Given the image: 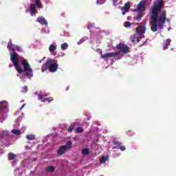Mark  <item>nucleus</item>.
<instances>
[{
	"mask_svg": "<svg viewBox=\"0 0 176 176\" xmlns=\"http://www.w3.org/2000/svg\"><path fill=\"white\" fill-rule=\"evenodd\" d=\"M8 49L11 52L10 61H12L16 71L18 72L17 76L21 79V80H25V78L31 79L34 76V71L32 68L28 63L26 59L19 56L16 52H23V48L19 45H15L12 44V41L8 44Z\"/></svg>",
	"mask_w": 176,
	"mask_h": 176,
	"instance_id": "f257e3e1",
	"label": "nucleus"
},
{
	"mask_svg": "<svg viewBox=\"0 0 176 176\" xmlns=\"http://www.w3.org/2000/svg\"><path fill=\"white\" fill-rule=\"evenodd\" d=\"M164 8V1L157 0L150 8V25L153 32H157V29L164 30V24L167 21V12L162 9Z\"/></svg>",
	"mask_w": 176,
	"mask_h": 176,
	"instance_id": "f03ea898",
	"label": "nucleus"
},
{
	"mask_svg": "<svg viewBox=\"0 0 176 176\" xmlns=\"http://www.w3.org/2000/svg\"><path fill=\"white\" fill-rule=\"evenodd\" d=\"M116 52L106 53L103 55L102 52H101V50L98 49V52H100V58H103L104 60H107V58L111 57L115 60H122L125 54H129V53H130V47L124 43V41H120L116 45Z\"/></svg>",
	"mask_w": 176,
	"mask_h": 176,
	"instance_id": "7ed1b4c3",
	"label": "nucleus"
},
{
	"mask_svg": "<svg viewBox=\"0 0 176 176\" xmlns=\"http://www.w3.org/2000/svg\"><path fill=\"white\" fill-rule=\"evenodd\" d=\"M150 3L148 0H142L138 5L135 12H137V15L135 16V20L137 21H141L142 17L145 14L144 12L146 10L147 6H149Z\"/></svg>",
	"mask_w": 176,
	"mask_h": 176,
	"instance_id": "20e7f679",
	"label": "nucleus"
},
{
	"mask_svg": "<svg viewBox=\"0 0 176 176\" xmlns=\"http://www.w3.org/2000/svg\"><path fill=\"white\" fill-rule=\"evenodd\" d=\"M49 69L50 72H57L58 69V60L53 58H48L43 65L41 71L46 72Z\"/></svg>",
	"mask_w": 176,
	"mask_h": 176,
	"instance_id": "39448f33",
	"label": "nucleus"
},
{
	"mask_svg": "<svg viewBox=\"0 0 176 176\" xmlns=\"http://www.w3.org/2000/svg\"><path fill=\"white\" fill-rule=\"evenodd\" d=\"M9 112V103L6 100L0 102V123H2L8 118Z\"/></svg>",
	"mask_w": 176,
	"mask_h": 176,
	"instance_id": "423d86ee",
	"label": "nucleus"
},
{
	"mask_svg": "<svg viewBox=\"0 0 176 176\" xmlns=\"http://www.w3.org/2000/svg\"><path fill=\"white\" fill-rule=\"evenodd\" d=\"M145 31H146V27H145V25L138 27L136 28V33L131 38V42L133 43L140 42V39L144 38Z\"/></svg>",
	"mask_w": 176,
	"mask_h": 176,
	"instance_id": "0eeeda50",
	"label": "nucleus"
},
{
	"mask_svg": "<svg viewBox=\"0 0 176 176\" xmlns=\"http://www.w3.org/2000/svg\"><path fill=\"white\" fill-rule=\"evenodd\" d=\"M35 4L32 3L29 6V12L31 16H35L38 11L36 10V7L38 9H42V2L41 0H33Z\"/></svg>",
	"mask_w": 176,
	"mask_h": 176,
	"instance_id": "6e6552de",
	"label": "nucleus"
},
{
	"mask_svg": "<svg viewBox=\"0 0 176 176\" xmlns=\"http://www.w3.org/2000/svg\"><path fill=\"white\" fill-rule=\"evenodd\" d=\"M8 141V132H1L0 133V145L1 146H6L7 148L9 146V144L5 145V143ZM5 153V151L0 148V155H3Z\"/></svg>",
	"mask_w": 176,
	"mask_h": 176,
	"instance_id": "1a4fd4ad",
	"label": "nucleus"
},
{
	"mask_svg": "<svg viewBox=\"0 0 176 176\" xmlns=\"http://www.w3.org/2000/svg\"><path fill=\"white\" fill-rule=\"evenodd\" d=\"M72 146V143L70 141L67 142L66 143V145L60 146L59 149H58V155H59V156L64 155L66 151H68V149H71Z\"/></svg>",
	"mask_w": 176,
	"mask_h": 176,
	"instance_id": "9d476101",
	"label": "nucleus"
},
{
	"mask_svg": "<svg viewBox=\"0 0 176 176\" xmlns=\"http://www.w3.org/2000/svg\"><path fill=\"white\" fill-rule=\"evenodd\" d=\"M47 97V94L40 92L38 94V101H41V102H46V101L47 102H52V101H53V98L52 97H50V98H46Z\"/></svg>",
	"mask_w": 176,
	"mask_h": 176,
	"instance_id": "9b49d317",
	"label": "nucleus"
},
{
	"mask_svg": "<svg viewBox=\"0 0 176 176\" xmlns=\"http://www.w3.org/2000/svg\"><path fill=\"white\" fill-rule=\"evenodd\" d=\"M48 50L50 54H52V56H55L56 54H54V52L57 50V43L53 42L52 43H51L48 47Z\"/></svg>",
	"mask_w": 176,
	"mask_h": 176,
	"instance_id": "f8f14e48",
	"label": "nucleus"
},
{
	"mask_svg": "<svg viewBox=\"0 0 176 176\" xmlns=\"http://www.w3.org/2000/svg\"><path fill=\"white\" fill-rule=\"evenodd\" d=\"M37 23H39V24H41V25H45V27H47L48 22L43 16H39L37 20Z\"/></svg>",
	"mask_w": 176,
	"mask_h": 176,
	"instance_id": "ddd939ff",
	"label": "nucleus"
},
{
	"mask_svg": "<svg viewBox=\"0 0 176 176\" xmlns=\"http://www.w3.org/2000/svg\"><path fill=\"white\" fill-rule=\"evenodd\" d=\"M122 14H126L130 10V3H125L124 6L121 8Z\"/></svg>",
	"mask_w": 176,
	"mask_h": 176,
	"instance_id": "4468645a",
	"label": "nucleus"
},
{
	"mask_svg": "<svg viewBox=\"0 0 176 176\" xmlns=\"http://www.w3.org/2000/svg\"><path fill=\"white\" fill-rule=\"evenodd\" d=\"M170 43H171V39L170 38L166 39L163 44V50H166V49H168V46H170Z\"/></svg>",
	"mask_w": 176,
	"mask_h": 176,
	"instance_id": "2eb2a0df",
	"label": "nucleus"
},
{
	"mask_svg": "<svg viewBox=\"0 0 176 176\" xmlns=\"http://www.w3.org/2000/svg\"><path fill=\"white\" fill-rule=\"evenodd\" d=\"M26 140H28V141H34V140H35V135H34V134L27 135Z\"/></svg>",
	"mask_w": 176,
	"mask_h": 176,
	"instance_id": "dca6fc26",
	"label": "nucleus"
},
{
	"mask_svg": "<svg viewBox=\"0 0 176 176\" xmlns=\"http://www.w3.org/2000/svg\"><path fill=\"white\" fill-rule=\"evenodd\" d=\"M114 144L115 145H118V148L119 149H120V151H126V147L124 146H120V142H118V141L114 142Z\"/></svg>",
	"mask_w": 176,
	"mask_h": 176,
	"instance_id": "f3484780",
	"label": "nucleus"
},
{
	"mask_svg": "<svg viewBox=\"0 0 176 176\" xmlns=\"http://www.w3.org/2000/svg\"><path fill=\"white\" fill-rule=\"evenodd\" d=\"M16 157H17V155L14 153H10L8 154V160H14V159H16Z\"/></svg>",
	"mask_w": 176,
	"mask_h": 176,
	"instance_id": "a211bd4d",
	"label": "nucleus"
},
{
	"mask_svg": "<svg viewBox=\"0 0 176 176\" xmlns=\"http://www.w3.org/2000/svg\"><path fill=\"white\" fill-rule=\"evenodd\" d=\"M87 39H89V37L87 36L82 37L78 42H77V45H82V43H83V42H86Z\"/></svg>",
	"mask_w": 176,
	"mask_h": 176,
	"instance_id": "6ab92c4d",
	"label": "nucleus"
},
{
	"mask_svg": "<svg viewBox=\"0 0 176 176\" xmlns=\"http://www.w3.org/2000/svg\"><path fill=\"white\" fill-rule=\"evenodd\" d=\"M90 153V150L89 148H83L82 151V154L84 155V156H87Z\"/></svg>",
	"mask_w": 176,
	"mask_h": 176,
	"instance_id": "aec40b11",
	"label": "nucleus"
},
{
	"mask_svg": "<svg viewBox=\"0 0 176 176\" xmlns=\"http://www.w3.org/2000/svg\"><path fill=\"white\" fill-rule=\"evenodd\" d=\"M107 160H108V157L102 156L100 160V164H105V162H107Z\"/></svg>",
	"mask_w": 176,
	"mask_h": 176,
	"instance_id": "412c9836",
	"label": "nucleus"
},
{
	"mask_svg": "<svg viewBox=\"0 0 176 176\" xmlns=\"http://www.w3.org/2000/svg\"><path fill=\"white\" fill-rule=\"evenodd\" d=\"M61 50H67L68 49V43H65L60 45Z\"/></svg>",
	"mask_w": 176,
	"mask_h": 176,
	"instance_id": "4be33fe9",
	"label": "nucleus"
},
{
	"mask_svg": "<svg viewBox=\"0 0 176 176\" xmlns=\"http://www.w3.org/2000/svg\"><path fill=\"white\" fill-rule=\"evenodd\" d=\"M112 3L114 6H118V5H120V3H122V1H120V0H112Z\"/></svg>",
	"mask_w": 176,
	"mask_h": 176,
	"instance_id": "5701e85b",
	"label": "nucleus"
},
{
	"mask_svg": "<svg viewBox=\"0 0 176 176\" xmlns=\"http://www.w3.org/2000/svg\"><path fill=\"white\" fill-rule=\"evenodd\" d=\"M12 134H14L15 135H20V134H21V132L17 129H12Z\"/></svg>",
	"mask_w": 176,
	"mask_h": 176,
	"instance_id": "b1692460",
	"label": "nucleus"
},
{
	"mask_svg": "<svg viewBox=\"0 0 176 176\" xmlns=\"http://www.w3.org/2000/svg\"><path fill=\"white\" fill-rule=\"evenodd\" d=\"M46 171L47 173H53V171H54V166H47L46 168Z\"/></svg>",
	"mask_w": 176,
	"mask_h": 176,
	"instance_id": "393cba45",
	"label": "nucleus"
},
{
	"mask_svg": "<svg viewBox=\"0 0 176 176\" xmlns=\"http://www.w3.org/2000/svg\"><path fill=\"white\" fill-rule=\"evenodd\" d=\"M106 1H107V0H97L96 5H102V4L105 3Z\"/></svg>",
	"mask_w": 176,
	"mask_h": 176,
	"instance_id": "a878e982",
	"label": "nucleus"
},
{
	"mask_svg": "<svg viewBox=\"0 0 176 176\" xmlns=\"http://www.w3.org/2000/svg\"><path fill=\"white\" fill-rule=\"evenodd\" d=\"M25 151H30L31 149V143L30 142H28V144L25 146Z\"/></svg>",
	"mask_w": 176,
	"mask_h": 176,
	"instance_id": "bb28decb",
	"label": "nucleus"
},
{
	"mask_svg": "<svg viewBox=\"0 0 176 176\" xmlns=\"http://www.w3.org/2000/svg\"><path fill=\"white\" fill-rule=\"evenodd\" d=\"M74 129H75V124H71L68 129L67 131H69V133H71V131H72L74 130Z\"/></svg>",
	"mask_w": 176,
	"mask_h": 176,
	"instance_id": "cd10ccee",
	"label": "nucleus"
},
{
	"mask_svg": "<svg viewBox=\"0 0 176 176\" xmlns=\"http://www.w3.org/2000/svg\"><path fill=\"white\" fill-rule=\"evenodd\" d=\"M76 133H83V129L82 127H78L76 129Z\"/></svg>",
	"mask_w": 176,
	"mask_h": 176,
	"instance_id": "c85d7f7f",
	"label": "nucleus"
},
{
	"mask_svg": "<svg viewBox=\"0 0 176 176\" xmlns=\"http://www.w3.org/2000/svg\"><path fill=\"white\" fill-rule=\"evenodd\" d=\"M94 28V23H89L88 30H93Z\"/></svg>",
	"mask_w": 176,
	"mask_h": 176,
	"instance_id": "c756f323",
	"label": "nucleus"
},
{
	"mask_svg": "<svg viewBox=\"0 0 176 176\" xmlns=\"http://www.w3.org/2000/svg\"><path fill=\"white\" fill-rule=\"evenodd\" d=\"M28 90V89L27 87L25 86V87H23L22 90H21V92H22V93H27Z\"/></svg>",
	"mask_w": 176,
	"mask_h": 176,
	"instance_id": "7c9ffc66",
	"label": "nucleus"
},
{
	"mask_svg": "<svg viewBox=\"0 0 176 176\" xmlns=\"http://www.w3.org/2000/svg\"><path fill=\"white\" fill-rule=\"evenodd\" d=\"M130 25H131V23L129 21L125 22V27L126 28H129V27H130Z\"/></svg>",
	"mask_w": 176,
	"mask_h": 176,
	"instance_id": "2f4dec72",
	"label": "nucleus"
},
{
	"mask_svg": "<svg viewBox=\"0 0 176 176\" xmlns=\"http://www.w3.org/2000/svg\"><path fill=\"white\" fill-rule=\"evenodd\" d=\"M25 108V104H23V106L21 107V111H23V109Z\"/></svg>",
	"mask_w": 176,
	"mask_h": 176,
	"instance_id": "473e14b6",
	"label": "nucleus"
},
{
	"mask_svg": "<svg viewBox=\"0 0 176 176\" xmlns=\"http://www.w3.org/2000/svg\"><path fill=\"white\" fill-rule=\"evenodd\" d=\"M19 170H20V169H16L14 170L15 175H17V172L19 171Z\"/></svg>",
	"mask_w": 176,
	"mask_h": 176,
	"instance_id": "72a5a7b5",
	"label": "nucleus"
},
{
	"mask_svg": "<svg viewBox=\"0 0 176 176\" xmlns=\"http://www.w3.org/2000/svg\"><path fill=\"white\" fill-rule=\"evenodd\" d=\"M42 31H43V32H46V28L42 29Z\"/></svg>",
	"mask_w": 176,
	"mask_h": 176,
	"instance_id": "f704fd0d",
	"label": "nucleus"
},
{
	"mask_svg": "<svg viewBox=\"0 0 176 176\" xmlns=\"http://www.w3.org/2000/svg\"><path fill=\"white\" fill-rule=\"evenodd\" d=\"M116 156H117V157L120 156V153H116Z\"/></svg>",
	"mask_w": 176,
	"mask_h": 176,
	"instance_id": "c9c22d12",
	"label": "nucleus"
},
{
	"mask_svg": "<svg viewBox=\"0 0 176 176\" xmlns=\"http://www.w3.org/2000/svg\"><path fill=\"white\" fill-rule=\"evenodd\" d=\"M43 60H45V58H43L42 60H40L38 61V63H42V61H43Z\"/></svg>",
	"mask_w": 176,
	"mask_h": 176,
	"instance_id": "e433bc0d",
	"label": "nucleus"
},
{
	"mask_svg": "<svg viewBox=\"0 0 176 176\" xmlns=\"http://www.w3.org/2000/svg\"><path fill=\"white\" fill-rule=\"evenodd\" d=\"M17 120H23V118H19Z\"/></svg>",
	"mask_w": 176,
	"mask_h": 176,
	"instance_id": "4c0bfd02",
	"label": "nucleus"
},
{
	"mask_svg": "<svg viewBox=\"0 0 176 176\" xmlns=\"http://www.w3.org/2000/svg\"><path fill=\"white\" fill-rule=\"evenodd\" d=\"M25 13H28V10H25Z\"/></svg>",
	"mask_w": 176,
	"mask_h": 176,
	"instance_id": "58836bf2",
	"label": "nucleus"
},
{
	"mask_svg": "<svg viewBox=\"0 0 176 176\" xmlns=\"http://www.w3.org/2000/svg\"><path fill=\"white\" fill-rule=\"evenodd\" d=\"M13 67V65H10V68H12Z\"/></svg>",
	"mask_w": 176,
	"mask_h": 176,
	"instance_id": "ea45409f",
	"label": "nucleus"
},
{
	"mask_svg": "<svg viewBox=\"0 0 176 176\" xmlns=\"http://www.w3.org/2000/svg\"><path fill=\"white\" fill-rule=\"evenodd\" d=\"M61 57H64V54H61Z\"/></svg>",
	"mask_w": 176,
	"mask_h": 176,
	"instance_id": "a19ab883",
	"label": "nucleus"
},
{
	"mask_svg": "<svg viewBox=\"0 0 176 176\" xmlns=\"http://www.w3.org/2000/svg\"><path fill=\"white\" fill-rule=\"evenodd\" d=\"M171 30V28H170L169 29H168V31H170Z\"/></svg>",
	"mask_w": 176,
	"mask_h": 176,
	"instance_id": "79ce46f5",
	"label": "nucleus"
},
{
	"mask_svg": "<svg viewBox=\"0 0 176 176\" xmlns=\"http://www.w3.org/2000/svg\"><path fill=\"white\" fill-rule=\"evenodd\" d=\"M23 116H24V113H22Z\"/></svg>",
	"mask_w": 176,
	"mask_h": 176,
	"instance_id": "37998d69",
	"label": "nucleus"
},
{
	"mask_svg": "<svg viewBox=\"0 0 176 176\" xmlns=\"http://www.w3.org/2000/svg\"><path fill=\"white\" fill-rule=\"evenodd\" d=\"M16 126H19V124H16Z\"/></svg>",
	"mask_w": 176,
	"mask_h": 176,
	"instance_id": "c03bdc74",
	"label": "nucleus"
}]
</instances>
